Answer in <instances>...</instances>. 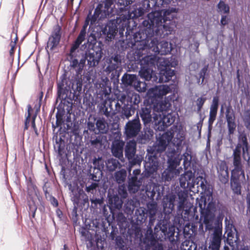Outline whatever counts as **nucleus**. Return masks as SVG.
Returning a JSON list of instances; mask_svg holds the SVG:
<instances>
[{
  "label": "nucleus",
  "instance_id": "nucleus-1",
  "mask_svg": "<svg viewBox=\"0 0 250 250\" xmlns=\"http://www.w3.org/2000/svg\"><path fill=\"white\" fill-rule=\"evenodd\" d=\"M177 12V9L173 7L165 10L163 15L160 10H152L147 14V20L143 21L142 29L134 33L131 42H122L121 43L122 49L133 47L137 42L146 41L154 36L165 38L171 35L176 26L174 17Z\"/></svg>",
  "mask_w": 250,
  "mask_h": 250
},
{
  "label": "nucleus",
  "instance_id": "nucleus-2",
  "mask_svg": "<svg viewBox=\"0 0 250 250\" xmlns=\"http://www.w3.org/2000/svg\"><path fill=\"white\" fill-rule=\"evenodd\" d=\"M98 35V33L95 31H92L89 34H86L87 42L82 47L86 48L88 45V49L82 54L80 61L77 59L71 58L70 66L75 69L77 74L82 73L85 66L86 61L89 68H94L100 62L104 54V44L101 41L97 42Z\"/></svg>",
  "mask_w": 250,
  "mask_h": 250
},
{
  "label": "nucleus",
  "instance_id": "nucleus-3",
  "mask_svg": "<svg viewBox=\"0 0 250 250\" xmlns=\"http://www.w3.org/2000/svg\"><path fill=\"white\" fill-rule=\"evenodd\" d=\"M134 0H104L103 2L102 15L103 17H109L112 12V5L116 3L117 12L121 20L125 22L131 19H137L142 16L145 13V8H143L139 4L135 5L130 9V5Z\"/></svg>",
  "mask_w": 250,
  "mask_h": 250
},
{
  "label": "nucleus",
  "instance_id": "nucleus-4",
  "mask_svg": "<svg viewBox=\"0 0 250 250\" xmlns=\"http://www.w3.org/2000/svg\"><path fill=\"white\" fill-rule=\"evenodd\" d=\"M73 79L67 77V73L64 72L59 78L57 82V98L56 102L58 100H61V103L66 101L68 96L73 95V98H77L82 90L83 82L81 78H79L78 75L81 74H77Z\"/></svg>",
  "mask_w": 250,
  "mask_h": 250
},
{
  "label": "nucleus",
  "instance_id": "nucleus-5",
  "mask_svg": "<svg viewBox=\"0 0 250 250\" xmlns=\"http://www.w3.org/2000/svg\"><path fill=\"white\" fill-rule=\"evenodd\" d=\"M178 65L177 59L173 57L163 58L159 62L160 71L158 74L157 82L167 83L175 78V71L172 68H175Z\"/></svg>",
  "mask_w": 250,
  "mask_h": 250
},
{
  "label": "nucleus",
  "instance_id": "nucleus-6",
  "mask_svg": "<svg viewBox=\"0 0 250 250\" xmlns=\"http://www.w3.org/2000/svg\"><path fill=\"white\" fill-rule=\"evenodd\" d=\"M154 233L157 234L161 231L162 238L168 240L172 244H176L179 240V233L175 236V229L174 227L170 226L167 221L165 219L158 220L154 228Z\"/></svg>",
  "mask_w": 250,
  "mask_h": 250
},
{
  "label": "nucleus",
  "instance_id": "nucleus-7",
  "mask_svg": "<svg viewBox=\"0 0 250 250\" xmlns=\"http://www.w3.org/2000/svg\"><path fill=\"white\" fill-rule=\"evenodd\" d=\"M87 122L86 130L84 133H88V130L95 134H105L108 130V126L105 119L103 117H92L90 115Z\"/></svg>",
  "mask_w": 250,
  "mask_h": 250
},
{
  "label": "nucleus",
  "instance_id": "nucleus-8",
  "mask_svg": "<svg viewBox=\"0 0 250 250\" xmlns=\"http://www.w3.org/2000/svg\"><path fill=\"white\" fill-rule=\"evenodd\" d=\"M137 143L134 140H130L126 142L125 147V155L127 159L129 165L131 167L140 166L143 157L141 155L136 154Z\"/></svg>",
  "mask_w": 250,
  "mask_h": 250
},
{
  "label": "nucleus",
  "instance_id": "nucleus-9",
  "mask_svg": "<svg viewBox=\"0 0 250 250\" xmlns=\"http://www.w3.org/2000/svg\"><path fill=\"white\" fill-rule=\"evenodd\" d=\"M149 60L148 56L145 57L141 60V69L139 74L140 77L146 81L157 83L158 77L155 72L149 68Z\"/></svg>",
  "mask_w": 250,
  "mask_h": 250
},
{
  "label": "nucleus",
  "instance_id": "nucleus-10",
  "mask_svg": "<svg viewBox=\"0 0 250 250\" xmlns=\"http://www.w3.org/2000/svg\"><path fill=\"white\" fill-rule=\"evenodd\" d=\"M159 166V158L155 154H147L144 161L145 176L150 177L157 171Z\"/></svg>",
  "mask_w": 250,
  "mask_h": 250
},
{
  "label": "nucleus",
  "instance_id": "nucleus-11",
  "mask_svg": "<svg viewBox=\"0 0 250 250\" xmlns=\"http://www.w3.org/2000/svg\"><path fill=\"white\" fill-rule=\"evenodd\" d=\"M142 125L138 116L131 120H129L125 126V134L128 139L137 136L141 131Z\"/></svg>",
  "mask_w": 250,
  "mask_h": 250
},
{
  "label": "nucleus",
  "instance_id": "nucleus-12",
  "mask_svg": "<svg viewBox=\"0 0 250 250\" xmlns=\"http://www.w3.org/2000/svg\"><path fill=\"white\" fill-rule=\"evenodd\" d=\"M154 114V111L153 110L151 104H144L142 105L140 109L137 111L136 116L138 117H140L141 120L145 126H149L151 122H152V118L155 120L157 115H155L153 117Z\"/></svg>",
  "mask_w": 250,
  "mask_h": 250
},
{
  "label": "nucleus",
  "instance_id": "nucleus-13",
  "mask_svg": "<svg viewBox=\"0 0 250 250\" xmlns=\"http://www.w3.org/2000/svg\"><path fill=\"white\" fill-rule=\"evenodd\" d=\"M239 142L233 150V156L241 157V148L243 150V157L248 163L250 162V154L249 152L248 144L246 136L242 134L238 138Z\"/></svg>",
  "mask_w": 250,
  "mask_h": 250
},
{
  "label": "nucleus",
  "instance_id": "nucleus-14",
  "mask_svg": "<svg viewBox=\"0 0 250 250\" xmlns=\"http://www.w3.org/2000/svg\"><path fill=\"white\" fill-rule=\"evenodd\" d=\"M172 0H143L139 4L143 8H145V12H149L150 9L153 8L154 11L160 10L162 11V15H163V11L160 9L162 7H165L169 4ZM167 9H166V10Z\"/></svg>",
  "mask_w": 250,
  "mask_h": 250
},
{
  "label": "nucleus",
  "instance_id": "nucleus-15",
  "mask_svg": "<svg viewBox=\"0 0 250 250\" xmlns=\"http://www.w3.org/2000/svg\"><path fill=\"white\" fill-rule=\"evenodd\" d=\"M121 56L118 54H114L110 57H108L106 59V62L107 66L105 68V71L109 73L112 72V75L115 72L117 75V78L119 77V73L118 69L120 70L122 61Z\"/></svg>",
  "mask_w": 250,
  "mask_h": 250
},
{
  "label": "nucleus",
  "instance_id": "nucleus-16",
  "mask_svg": "<svg viewBox=\"0 0 250 250\" xmlns=\"http://www.w3.org/2000/svg\"><path fill=\"white\" fill-rule=\"evenodd\" d=\"M89 13L87 16L84 23L81 29L80 33L79 34L78 37L73 42L70 49V55L74 53L77 49H78L80 45L82 44V42L84 41L86 38V30L88 25H89V22L90 21L89 20Z\"/></svg>",
  "mask_w": 250,
  "mask_h": 250
},
{
  "label": "nucleus",
  "instance_id": "nucleus-17",
  "mask_svg": "<svg viewBox=\"0 0 250 250\" xmlns=\"http://www.w3.org/2000/svg\"><path fill=\"white\" fill-rule=\"evenodd\" d=\"M149 46L153 52L161 55H166L171 51V44L167 41H162L159 42L157 40L153 39Z\"/></svg>",
  "mask_w": 250,
  "mask_h": 250
},
{
  "label": "nucleus",
  "instance_id": "nucleus-18",
  "mask_svg": "<svg viewBox=\"0 0 250 250\" xmlns=\"http://www.w3.org/2000/svg\"><path fill=\"white\" fill-rule=\"evenodd\" d=\"M166 154L167 158V167L175 171H177V172L180 173L177 167L179 166L182 159L180 158L179 155L177 154L175 148L171 147H168Z\"/></svg>",
  "mask_w": 250,
  "mask_h": 250
},
{
  "label": "nucleus",
  "instance_id": "nucleus-19",
  "mask_svg": "<svg viewBox=\"0 0 250 250\" xmlns=\"http://www.w3.org/2000/svg\"><path fill=\"white\" fill-rule=\"evenodd\" d=\"M135 111V107H133L130 104L126 103L122 105L119 102H117L113 114H118L121 119H128L134 114Z\"/></svg>",
  "mask_w": 250,
  "mask_h": 250
},
{
  "label": "nucleus",
  "instance_id": "nucleus-20",
  "mask_svg": "<svg viewBox=\"0 0 250 250\" xmlns=\"http://www.w3.org/2000/svg\"><path fill=\"white\" fill-rule=\"evenodd\" d=\"M195 174L191 170H188L181 174L179 178L180 187L184 189H191L195 185Z\"/></svg>",
  "mask_w": 250,
  "mask_h": 250
},
{
  "label": "nucleus",
  "instance_id": "nucleus-21",
  "mask_svg": "<svg viewBox=\"0 0 250 250\" xmlns=\"http://www.w3.org/2000/svg\"><path fill=\"white\" fill-rule=\"evenodd\" d=\"M177 196L173 193L166 195L163 198L162 205L165 215H169L174 210Z\"/></svg>",
  "mask_w": 250,
  "mask_h": 250
},
{
  "label": "nucleus",
  "instance_id": "nucleus-22",
  "mask_svg": "<svg viewBox=\"0 0 250 250\" xmlns=\"http://www.w3.org/2000/svg\"><path fill=\"white\" fill-rule=\"evenodd\" d=\"M61 27L59 25L54 28L47 44V47L50 50H53L59 44L61 38Z\"/></svg>",
  "mask_w": 250,
  "mask_h": 250
},
{
  "label": "nucleus",
  "instance_id": "nucleus-23",
  "mask_svg": "<svg viewBox=\"0 0 250 250\" xmlns=\"http://www.w3.org/2000/svg\"><path fill=\"white\" fill-rule=\"evenodd\" d=\"M225 235L227 237V242L231 247H234L237 245L238 237L237 234L236 229L231 224L226 225Z\"/></svg>",
  "mask_w": 250,
  "mask_h": 250
},
{
  "label": "nucleus",
  "instance_id": "nucleus-24",
  "mask_svg": "<svg viewBox=\"0 0 250 250\" xmlns=\"http://www.w3.org/2000/svg\"><path fill=\"white\" fill-rule=\"evenodd\" d=\"M124 200L117 194H108V204L111 212L113 214V210H120L123 206Z\"/></svg>",
  "mask_w": 250,
  "mask_h": 250
},
{
  "label": "nucleus",
  "instance_id": "nucleus-25",
  "mask_svg": "<svg viewBox=\"0 0 250 250\" xmlns=\"http://www.w3.org/2000/svg\"><path fill=\"white\" fill-rule=\"evenodd\" d=\"M125 142L120 139H115L112 143L111 152L112 155L120 160L123 158V150Z\"/></svg>",
  "mask_w": 250,
  "mask_h": 250
},
{
  "label": "nucleus",
  "instance_id": "nucleus-26",
  "mask_svg": "<svg viewBox=\"0 0 250 250\" xmlns=\"http://www.w3.org/2000/svg\"><path fill=\"white\" fill-rule=\"evenodd\" d=\"M117 31V26L114 23H109L102 28L101 32L104 36L105 40L110 42L115 37Z\"/></svg>",
  "mask_w": 250,
  "mask_h": 250
},
{
  "label": "nucleus",
  "instance_id": "nucleus-27",
  "mask_svg": "<svg viewBox=\"0 0 250 250\" xmlns=\"http://www.w3.org/2000/svg\"><path fill=\"white\" fill-rule=\"evenodd\" d=\"M149 204L150 203L147 204L146 208L143 207H140L135 210L134 217L137 225H141L146 222L148 215V206H149Z\"/></svg>",
  "mask_w": 250,
  "mask_h": 250
},
{
  "label": "nucleus",
  "instance_id": "nucleus-28",
  "mask_svg": "<svg viewBox=\"0 0 250 250\" xmlns=\"http://www.w3.org/2000/svg\"><path fill=\"white\" fill-rule=\"evenodd\" d=\"M163 113V117L161 118L158 122L157 129L161 131L165 130L175 121V117L171 114Z\"/></svg>",
  "mask_w": 250,
  "mask_h": 250
},
{
  "label": "nucleus",
  "instance_id": "nucleus-29",
  "mask_svg": "<svg viewBox=\"0 0 250 250\" xmlns=\"http://www.w3.org/2000/svg\"><path fill=\"white\" fill-rule=\"evenodd\" d=\"M150 104L154 112H162V113L164 112H166L171 105L170 103L166 100L156 101L155 103Z\"/></svg>",
  "mask_w": 250,
  "mask_h": 250
},
{
  "label": "nucleus",
  "instance_id": "nucleus-30",
  "mask_svg": "<svg viewBox=\"0 0 250 250\" xmlns=\"http://www.w3.org/2000/svg\"><path fill=\"white\" fill-rule=\"evenodd\" d=\"M219 104V97L216 96L214 97L213 100V104L210 108L209 118L208 120V128H209L213 124L215 120L218 106Z\"/></svg>",
  "mask_w": 250,
  "mask_h": 250
},
{
  "label": "nucleus",
  "instance_id": "nucleus-31",
  "mask_svg": "<svg viewBox=\"0 0 250 250\" xmlns=\"http://www.w3.org/2000/svg\"><path fill=\"white\" fill-rule=\"evenodd\" d=\"M158 211V206L156 203H151L148 206V223L149 226L153 227L156 220V214Z\"/></svg>",
  "mask_w": 250,
  "mask_h": 250
},
{
  "label": "nucleus",
  "instance_id": "nucleus-32",
  "mask_svg": "<svg viewBox=\"0 0 250 250\" xmlns=\"http://www.w3.org/2000/svg\"><path fill=\"white\" fill-rule=\"evenodd\" d=\"M143 180L129 178L128 176L127 189L130 193H135L139 191L142 186Z\"/></svg>",
  "mask_w": 250,
  "mask_h": 250
},
{
  "label": "nucleus",
  "instance_id": "nucleus-33",
  "mask_svg": "<svg viewBox=\"0 0 250 250\" xmlns=\"http://www.w3.org/2000/svg\"><path fill=\"white\" fill-rule=\"evenodd\" d=\"M107 223L108 226H106V225L103 223L102 230L104 232L106 236L109 235V238L112 240H114L118 233V229L116 226L111 225L109 222L107 221Z\"/></svg>",
  "mask_w": 250,
  "mask_h": 250
},
{
  "label": "nucleus",
  "instance_id": "nucleus-34",
  "mask_svg": "<svg viewBox=\"0 0 250 250\" xmlns=\"http://www.w3.org/2000/svg\"><path fill=\"white\" fill-rule=\"evenodd\" d=\"M122 83L125 86H135L136 83H138L137 81V77L135 74H130L125 73L123 76L122 79ZM139 83H138V84Z\"/></svg>",
  "mask_w": 250,
  "mask_h": 250
},
{
  "label": "nucleus",
  "instance_id": "nucleus-35",
  "mask_svg": "<svg viewBox=\"0 0 250 250\" xmlns=\"http://www.w3.org/2000/svg\"><path fill=\"white\" fill-rule=\"evenodd\" d=\"M241 175L234 174V175L231 174V177L230 180V187L231 188L234 194L240 195L241 193V186L239 182V176Z\"/></svg>",
  "mask_w": 250,
  "mask_h": 250
},
{
  "label": "nucleus",
  "instance_id": "nucleus-36",
  "mask_svg": "<svg viewBox=\"0 0 250 250\" xmlns=\"http://www.w3.org/2000/svg\"><path fill=\"white\" fill-rule=\"evenodd\" d=\"M102 8L103 4L99 3L94 10L93 15L91 16H89V20L91 25L95 24L98 20H102L107 17H101L103 14Z\"/></svg>",
  "mask_w": 250,
  "mask_h": 250
},
{
  "label": "nucleus",
  "instance_id": "nucleus-37",
  "mask_svg": "<svg viewBox=\"0 0 250 250\" xmlns=\"http://www.w3.org/2000/svg\"><path fill=\"white\" fill-rule=\"evenodd\" d=\"M99 112L108 118L111 116V112L113 110L111 102L103 101L99 105Z\"/></svg>",
  "mask_w": 250,
  "mask_h": 250
},
{
  "label": "nucleus",
  "instance_id": "nucleus-38",
  "mask_svg": "<svg viewBox=\"0 0 250 250\" xmlns=\"http://www.w3.org/2000/svg\"><path fill=\"white\" fill-rule=\"evenodd\" d=\"M233 165L234 168L232 170L231 174L233 175L234 174L242 175L244 176V171L242 169L241 164V158L239 156H233Z\"/></svg>",
  "mask_w": 250,
  "mask_h": 250
},
{
  "label": "nucleus",
  "instance_id": "nucleus-39",
  "mask_svg": "<svg viewBox=\"0 0 250 250\" xmlns=\"http://www.w3.org/2000/svg\"><path fill=\"white\" fill-rule=\"evenodd\" d=\"M171 91V89L167 85H162L156 86L153 91V94L155 97L162 98L164 96L166 95Z\"/></svg>",
  "mask_w": 250,
  "mask_h": 250
},
{
  "label": "nucleus",
  "instance_id": "nucleus-40",
  "mask_svg": "<svg viewBox=\"0 0 250 250\" xmlns=\"http://www.w3.org/2000/svg\"><path fill=\"white\" fill-rule=\"evenodd\" d=\"M140 101L141 98L139 94L133 92L127 95L126 104H130L133 107H135V110L138 108Z\"/></svg>",
  "mask_w": 250,
  "mask_h": 250
},
{
  "label": "nucleus",
  "instance_id": "nucleus-41",
  "mask_svg": "<svg viewBox=\"0 0 250 250\" xmlns=\"http://www.w3.org/2000/svg\"><path fill=\"white\" fill-rule=\"evenodd\" d=\"M55 137V144L54 145V149L58 152L59 155L61 156L64 153L65 148V142L61 137L59 138L57 136H54L53 139Z\"/></svg>",
  "mask_w": 250,
  "mask_h": 250
},
{
  "label": "nucleus",
  "instance_id": "nucleus-42",
  "mask_svg": "<svg viewBox=\"0 0 250 250\" xmlns=\"http://www.w3.org/2000/svg\"><path fill=\"white\" fill-rule=\"evenodd\" d=\"M178 196L179 201L177 205V213L178 215L183 216L185 208H186L185 204L186 196L184 193L179 192Z\"/></svg>",
  "mask_w": 250,
  "mask_h": 250
},
{
  "label": "nucleus",
  "instance_id": "nucleus-43",
  "mask_svg": "<svg viewBox=\"0 0 250 250\" xmlns=\"http://www.w3.org/2000/svg\"><path fill=\"white\" fill-rule=\"evenodd\" d=\"M226 118L228 125L230 134L233 133L236 125L234 123V116L232 111L229 109H227L226 111Z\"/></svg>",
  "mask_w": 250,
  "mask_h": 250
},
{
  "label": "nucleus",
  "instance_id": "nucleus-44",
  "mask_svg": "<svg viewBox=\"0 0 250 250\" xmlns=\"http://www.w3.org/2000/svg\"><path fill=\"white\" fill-rule=\"evenodd\" d=\"M105 165L106 170L113 172L115 171L117 168L120 167L121 165L118 160L114 158H110L107 159L105 162Z\"/></svg>",
  "mask_w": 250,
  "mask_h": 250
},
{
  "label": "nucleus",
  "instance_id": "nucleus-45",
  "mask_svg": "<svg viewBox=\"0 0 250 250\" xmlns=\"http://www.w3.org/2000/svg\"><path fill=\"white\" fill-rule=\"evenodd\" d=\"M196 227L195 225L187 224L183 229L184 236L186 238H191L196 233Z\"/></svg>",
  "mask_w": 250,
  "mask_h": 250
},
{
  "label": "nucleus",
  "instance_id": "nucleus-46",
  "mask_svg": "<svg viewBox=\"0 0 250 250\" xmlns=\"http://www.w3.org/2000/svg\"><path fill=\"white\" fill-rule=\"evenodd\" d=\"M179 174L177 171L171 169L167 167L162 173V178L165 181L169 182L172 180L174 177Z\"/></svg>",
  "mask_w": 250,
  "mask_h": 250
},
{
  "label": "nucleus",
  "instance_id": "nucleus-47",
  "mask_svg": "<svg viewBox=\"0 0 250 250\" xmlns=\"http://www.w3.org/2000/svg\"><path fill=\"white\" fill-rule=\"evenodd\" d=\"M156 188H155L154 186H151L150 185L146 186L145 188V193L147 197L151 200H154L155 199H158V197L159 196V192H158L157 195L156 197Z\"/></svg>",
  "mask_w": 250,
  "mask_h": 250
},
{
  "label": "nucleus",
  "instance_id": "nucleus-48",
  "mask_svg": "<svg viewBox=\"0 0 250 250\" xmlns=\"http://www.w3.org/2000/svg\"><path fill=\"white\" fill-rule=\"evenodd\" d=\"M126 176L127 173L126 170L125 169H121L115 172V180L118 184H122L125 181Z\"/></svg>",
  "mask_w": 250,
  "mask_h": 250
},
{
  "label": "nucleus",
  "instance_id": "nucleus-49",
  "mask_svg": "<svg viewBox=\"0 0 250 250\" xmlns=\"http://www.w3.org/2000/svg\"><path fill=\"white\" fill-rule=\"evenodd\" d=\"M105 162L102 157H94L92 160L93 167L104 170V166H105L104 165Z\"/></svg>",
  "mask_w": 250,
  "mask_h": 250
},
{
  "label": "nucleus",
  "instance_id": "nucleus-50",
  "mask_svg": "<svg viewBox=\"0 0 250 250\" xmlns=\"http://www.w3.org/2000/svg\"><path fill=\"white\" fill-rule=\"evenodd\" d=\"M171 138L168 133H165L159 137L157 144L167 147L169 142L171 141Z\"/></svg>",
  "mask_w": 250,
  "mask_h": 250
},
{
  "label": "nucleus",
  "instance_id": "nucleus-51",
  "mask_svg": "<svg viewBox=\"0 0 250 250\" xmlns=\"http://www.w3.org/2000/svg\"><path fill=\"white\" fill-rule=\"evenodd\" d=\"M148 246L151 250H164L163 245L156 239L149 240Z\"/></svg>",
  "mask_w": 250,
  "mask_h": 250
},
{
  "label": "nucleus",
  "instance_id": "nucleus-52",
  "mask_svg": "<svg viewBox=\"0 0 250 250\" xmlns=\"http://www.w3.org/2000/svg\"><path fill=\"white\" fill-rule=\"evenodd\" d=\"M185 139V137L181 135H177L176 137L173 138L172 144L175 146L176 152H178L181 149L182 147L183 142Z\"/></svg>",
  "mask_w": 250,
  "mask_h": 250
},
{
  "label": "nucleus",
  "instance_id": "nucleus-53",
  "mask_svg": "<svg viewBox=\"0 0 250 250\" xmlns=\"http://www.w3.org/2000/svg\"><path fill=\"white\" fill-rule=\"evenodd\" d=\"M207 71L208 66H205L200 70L198 75L196 76L197 82L199 85L204 84V80Z\"/></svg>",
  "mask_w": 250,
  "mask_h": 250
},
{
  "label": "nucleus",
  "instance_id": "nucleus-54",
  "mask_svg": "<svg viewBox=\"0 0 250 250\" xmlns=\"http://www.w3.org/2000/svg\"><path fill=\"white\" fill-rule=\"evenodd\" d=\"M103 170L93 167V172L91 173V179L95 182H99L102 179Z\"/></svg>",
  "mask_w": 250,
  "mask_h": 250
},
{
  "label": "nucleus",
  "instance_id": "nucleus-55",
  "mask_svg": "<svg viewBox=\"0 0 250 250\" xmlns=\"http://www.w3.org/2000/svg\"><path fill=\"white\" fill-rule=\"evenodd\" d=\"M90 201L91 203V207L94 208H97L98 205L102 206L104 204L103 197L97 198L93 196L92 197L90 198Z\"/></svg>",
  "mask_w": 250,
  "mask_h": 250
},
{
  "label": "nucleus",
  "instance_id": "nucleus-56",
  "mask_svg": "<svg viewBox=\"0 0 250 250\" xmlns=\"http://www.w3.org/2000/svg\"><path fill=\"white\" fill-rule=\"evenodd\" d=\"M91 145L96 147L97 146H101L103 143V136L98 135L95 137H91L90 140Z\"/></svg>",
  "mask_w": 250,
  "mask_h": 250
},
{
  "label": "nucleus",
  "instance_id": "nucleus-57",
  "mask_svg": "<svg viewBox=\"0 0 250 250\" xmlns=\"http://www.w3.org/2000/svg\"><path fill=\"white\" fill-rule=\"evenodd\" d=\"M124 200L128 195L127 190L124 184L119 187L117 194Z\"/></svg>",
  "mask_w": 250,
  "mask_h": 250
},
{
  "label": "nucleus",
  "instance_id": "nucleus-58",
  "mask_svg": "<svg viewBox=\"0 0 250 250\" xmlns=\"http://www.w3.org/2000/svg\"><path fill=\"white\" fill-rule=\"evenodd\" d=\"M243 119L245 125L250 130V110L244 112Z\"/></svg>",
  "mask_w": 250,
  "mask_h": 250
},
{
  "label": "nucleus",
  "instance_id": "nucleus-59",
  "mask_svg": "<svg viewBox=\"0 0 250 250\" xmlns=\"http://www.w3.org/2000/svg\"><path fill=\"white\" fill-rule=\"evenodd\" d=\"M166 148L167 147L164 146L160 145L157 144L151 154H155L157 157H158L161 153L165 151Z\"/></svg>",
  "mask_w": 250,
  "mask_h": 250
},
{
  "label": "nucleus",
  "instance_id": "nucleus-60",
  "mask_svg": "<svg viewBox=\"0 0 250 250\" xmlns=\"http://www.w3.org/2000/svg\"><path fill=\"white\" fill-rule=\"evenodd\" d=\"M220 173H221V175H222V178H221L220 177V181L223 183H227L229 180V172L228 168L226 167H224L223 170H222L220 169Z\"/></svg>",
  "mask_w": 250,
  "mask_h": 250
},
{
  "label": "nucleus",
  "instance_id": "nucleus-61",
  "mask_svg": "<svg viewBox=\"0 0 250 250\" xmlns=\"http://www.w3.org/2000/svg\"><path fill=\"white\" fill-rule=\"evenodd\" d=\"M183 165L185 167H188L190 166L191 163V160L192 159V156L190 153L188 152H185L183 155Z\"/></svg>",
  "mask_w": 250,
  "mask_h": 250
},
{
  "label": "nucleus",
  "instance_id": "nucleus-62",
  "mask_svg": "<svg viewBox=\"0 0 250 250\" xmlns=\"http://www.w3.org/2000/svg\"><path fill=\"white\" fill-rule=\"evenodd\" d=\"M116 246L118 250H125V247L123 239L120 236L116 238Z\"/></svg>",
  "mask_w": 250,
  "mask_h": 250
},
{
  "label": "nucleus",
  "instance_id": "nucleus-63",
  "mask_svg": "<svg viewBox=\"0 0 250 250\" xmlns=\"http://www.w3.org/2000/svg\"><path fill=\"white\" fill-rule=\"evenodd\" d=\"M195 181H196L195 185H197L198 188L200 186L203 190L206 188V185L204 183V182H206V181L202 176L198 177L196 180L195 179Z\"/></svg>",
  "mask_w": 250,
  "mask_h": 250
},
{
  "label": "nucleus",
  "instance_id": "nucleus-64",
  "mask_svg": "<svg viewBox=\"0 0 250 250\" xmlns=\"http://www.w3.org/2000/svg\"><path fill=\"white\" fill-rule=\"evenodd\" d=\"M58 111L56 114V124L57 125L61 123L62 120V116L64 113V109L61 110L59 107L57 108Z\"/></svg>",
  "mask_w": 250,
  "mask_h": 250
}]
</instances>
